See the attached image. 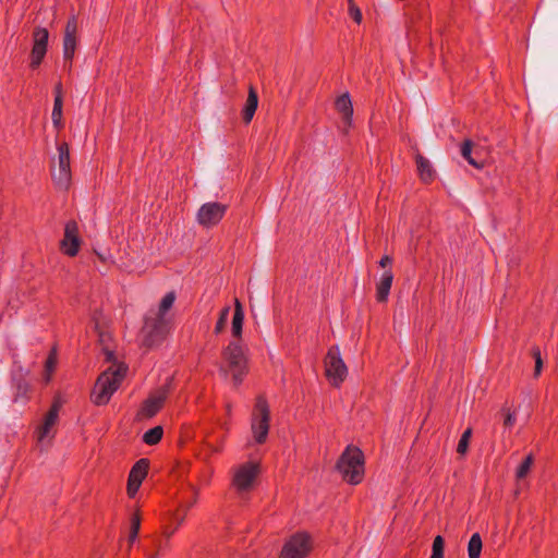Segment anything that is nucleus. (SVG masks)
Returning a JSON list of instances; mask_svg holds the SVG:
<instances>
[{
  "label": "nucleus",
  "mask_w": 558,
  "mask_h": 558,
  "mask_svg": "<svg viewBox=\"0 0 558 558\" xmlns=\"http://www.w3.org/2000/svg\"><path fill=\"white\" fill-rule=\"evenodd\" d=\"M56 95H61L62 96V92H61V84H58L56 86Z\"/></svg>",
  "instance_id": "obj_40"
},
{
  "label": "nucleus",
  "mask_w": 558,
  "mask_h": 558,
  "mask_svg": "<svg viewBox=\"0 0 558 558\" xmlns=\"http://www.w3.org/2000/svg\"><path fill=\"white\" fill-rule=\"evenodd\" d=\"M62 407L61 399L57 398L53 400L50 410L46 414L43 425L38 429V441L43 442L46 438H52V435L50 434L51 428L56 425L58 417H59V411Z\"/></svg>",
  "instance_id": "obj_16"
},
{
  "label": "nucleus",
  "mask_w": 558,
  "mask_h": 558,
  "mask_svg": "<svg viewBox=\"0 0 558 558\" xmlns=\"http://www.w3.org/2000/svg\"><path fill=\"white\" fill-rule=\"evenodd\" d=\"M81 240L78 236V226L75 221L66 222L64 227V236L61 241V250L64 254L73 257L78 253Z\"/></svg>",
  "instance_id": "obj_15"
},
{
  "label": "nucleus",
  "mask_w": 558,
  "mask_h": 558,
  "mask_svg": "<svg viewBox=\"0 0 558 558\" xmlns=\"http://www.w3.org/2000/svg\"><path fill=\"white\" fill-rule=\"evenodd\" d=\"M515 475L518 480L523 478V461L517 465Z\"/></svg>",
  "instance_id": "obj_37"
},
{
  "label": "nucleus",
  "mask_w": 558,
  "mask_h": 558,
  "mask_svg": "<svg viewBox=\"0 0 558 558\" xmlns=\"http://www.w3.org/2000/svg\"><path fill=\"white\" fill-rule=\"evenodd\" d=\"M175 301V293L170 291L165 294L161 299L159 306L157 310H150L148 313L161 317V318H171L168 312L171 310Z\"/></svg>",
  "instance_id": "obj_21"
},
{
  "label": "nucleus",
  "mask_w": 558,
  "mask_h": 558,
  "mask_svg": "<svg viewBox=\"0 0 558 558\" xmlns=\"http://www.w3.org/2000/svg\"><path fill=\"white\" fill-rule=\"evenodd\" d=\"M148 461L146 459L138 460L129 474L128 480V494L130 497H134L137 493L143 480L147 474Z\"/></svg>",
  "instance_id": "obj_17"
},
{
  "label": "nucleus",
  "mask_w": 558,
  "mask_h": 558,
  "mask_svg": "<svg viewBox=\"0 0 558 558\" xmlns=\"http://www.w3.org/2000/svg\"><path fill=\"white\" fill-rule=\"evenodd\" d=\"M76 34L77 19L73 15L66 22L63 36V58L65 61L72 62L74 58L77 45Z\"/></svg>",
  "instance_id": "obj_14"
},
{
  "label": "nucleus",
  "mask_w": 558,
  "mask_h": 558,
  "mask_svg": "<svg viewBox=\"0 0 558 558\" xmlns=\"http://www.w3.org/2000/svg\"><path fill=\"white\" fill-rule=\"evenodd\" d=\"M57 160L52 165V179L61 189H68L71 181L70 149L68 143H60L57 147Z\"/></svg>",
  "instance_id": "obj_7"
},
{
  "label": "nucleus",
  "mask_w": 558,
  "mask_h": 558,
  "mask_svg": "<svg viewBox=\"0 0 558 558\" xmlns=\"http://www.w3.org/2000/svg\"><path fill=\"white\" fill-rule=\"evenodd\" d=\"M226 367L222 371L232 376L233 384L239 386L248 372L246 349L236 341H231L222 352Z\"/></svg>",
  "instance_id": "obj_2"
},
{
  "label": "nucleus",
  "mask_w": 558,
  "mask_h": 558,
  "mask_svg": "<svg viewBox=\"0 0 558 558\" xmlns=\"http://www.w3.org/2000/svg\"><path fill=\"white\" fill-rule=\"evenodd\" d=\"M532 457L531 456H525V473L527 472L530 465L532 464Z\"/></svg>",
  "instance_id": "obj_39"
},
{
  "label": "nucleus",
  "mask_w": 558,
  "mask_h": 558,
  "mask_svg": "<svg viewBox=\"0 0 558 558\" xmlns=\"http://www.w3.org/2000/svg\"><path fill=\"white\" fill-rule=\"evenodd\" d=\"M197 499L198 490L195 486H191L180 501L179 509L174 514L175 526L170 532H167L168 537L171 536L179 529V526L183 524L187 511L196 505Z\"/></svg>",
  "instance_id": "obj_13"
},
{
  "label": "nucleus",
  "mask_w": 558,
  "mask_h": 558,
  "mask_svg": "<svg viewBox=\"0 0 558 558\" xmlns=\"http://www.w3.org/2000/svg\"><path fill=\"white\" fill-rule=\"evenodd\" d=\"M32 39L33 46L29 56V66L32 69H37L41 64L47 53L49 40L48 29L46 27L40 26L35 27L32 34Z\"/></svg>",
  "instance_id": "obj_9"
},
{
  "label": "nucleus",
  "mask_w": 558,
  "mask_h": 558,
  "mask_svg": "<svg viewBox=\"0 0 558 558\" xmlns=\"http://www.w3.org/2000/svg\"><path fill=\"white\" fill-rule=\"evenodd\" d=\"M393 281V274L390 269L385 270L378 282L376 283V300L377 302H386L388 300L390 289Z\"/></svg>",
  "instance_id": "obj_18"
},
{
  "label": "nucleus",
  "mask_w": 558,
  "mask_h": 558,
  "mask_svg": "<svg viewBox=\"0 0 558 558\" xmlns=\"http://www.w3.org/2000/svg\"><path fill=\"white\" fill-rule=\"evenodd\" d=\"M172 385V378L168 377L166 383L155 390L142 404L137 416L140 418H150L155 416L163 405Z\"/></svg>",
  "instance_id": "obj_8"
},
{
  "label": "nucleus",
  "mask_w": 558,
  "mask_h": 558,
  "mask_svg": "<svg viewBox=\"0 0 558 558\" xmlns=\"http://www.w3.org/2000/svg\"><path fill=\"white\" fill-rule=\"evenodd\" d=\"M472 148H473V142L471 140H465L462 144H461V148H460V153H461V156L473 167L475 168H482V163H480L478 161H476L473 157H472Z\"/></svg>",
  "instance_id": "obj_26"
},
{
  "label": "nucleus",
  "mask_w": 558,
  "mask_h": 558,
  "mask_svg": "<svg viewBox=\"0 0 558 558\" xmlns=\"http://www.w3.org/2000/svg\"><path fill=\"white\" fill-rule=\"evenodd\" d=\"M416 166L418 174L424 182H428L434 179L435 171L429 160L420 154L416 155Z\"/></svg>",
  "instance_id": "obj_23"
},
{
  "label": "nucleus",
  "mask_w": 558,
  "mask_h": 558,
  "mask_svg": "<svg viewBox=\"0 0 558 558\" xmlns=\"http://www.w3.org/2000/svg\"><path fill=\"white\" fill-rule=\"evenodd\" d=\"M337 470L349 484H359L364 475L363 452L357 447H347L337 462Z\"/></svg>",
  "instance_id": "obj_3"
},
{
  "label": "nucleus",
  "mask_w": 558,
  "mask_h": 558,
  "mask_svg": "<svg viewBox=\"0 0 558 558\" xmlns=\"http://www.w3.org/2000/svg\"><path fill=\"white\" fill-rule=\"evenodd\" d=\"M471 435H472V429L471 428H466L461 437H460V440L458 442V447H457V452L460 453V454H465L466 451H468V448H469V442H470V439H471Z\"/></svg>",
  "instance_id": "obj_30"
},
{
  "label": "nucleus",
  "mask_w": 558,
  "mask_h": 558,
  "mask_svg": "<svg viewBox=\"0 0 558 558\" xmlns=\"http://www.w3.org/2000/svg\"><path fill=\"white\" fill-rule=\"evenodd\" d=\"M243 322H244V312L241 303L239 300H235V306H234V313L232 317V325H231V331L233 337L239 338L242 335V328H243Z\"/></svg>",
  "instance_id": "obj_22"
},
{
  "label": "nucleus",
  "mask_w": 558,
  "mask_h": 558,
  "mask_svg": "<svg viewBox=\"0 0 558 558\" xmlns=\"http://www.w3.org/2000/svg\"><path fill=\"white\" fill-rule=\"evenodd\" d=\"M62 96L56 95L51 113L52 123L56 129H60L62 126Z\"/></svg>",
  "instance_id": "obj_24"
},
{
  "label": "nucleus",
  "mask_w": 558,
  "mask_h": 558,
  "mask_svg": "<svg viewBox=\"0 0 558 558\" xmlns=\"http://www.w3.org/2000/svg\"><path fill=\"white\" fill-rule=\"evenodd\" d=\"M172 318H161L147 313L141 330V343L151 348L160 344L171 329Z\"/></svg>",
  "instance_id": "obj_4"
},
{
  "label": "nucleus",
  "mask_w": 558,
  "mask_h": 558,
  "mask_svg": "<svg viewBox=\"0 0 558 558\" xmlns=\"http://www.w3.org/2000/svg\"><path fill=\"white\" fill-rule=\"evenodd\" d=\"M125 372L126 368L120 365L117 367H109L107 371L101 373L92 391L90 398L93 403L96 405L107 404L112 395L120 387L125 376Z\"/></svg>",
  "instance_id": "obj_1"
},
{
  "label": "nucleus",
  "mask_w": 558,
  "mask_h": 558,
  "mask_svg": "<svg viewBox=\"0 0 558 558\" xmlns=\"http://www.w3.org/2000/svg\"><path fill=\"white\" fill-rule=\"evenodd\" d=\"M336 109L342 114L344 124L351 126L353 117V106L349 93H344L336 100Z\"/></svg>",
  "instance_id": "obj_19"
},
{
  "label": "nucleus",
  "mask_w": 558,
  "mask_h": 558,
  "mask_svg": "<svg viewBox=\"0 0 558 558\" xmlns=\"http://www.w3.org/2000/svg\"><path fill=\"white\" fill-rule=\"evenodd\" d=\"M163 434V429L161 426H155L143 435V441L147 445H156L160 441Z\"/></svg>",
  "instance_id": "obj_27"
},
{
  "label": "nucleus",
  "mask_w": 558,
  "mask_h": 558,
  "mask_svg": "<svg viewBox=\"0 0 558 558\" xmlns=\"http://www.w3.org/2000/svg\"><path fill=\"white\" fill-rule=\"evenodd\" d=\"M349 14L357 24L362 22V12L355 3H351L349 7Z\"/></svg>",
  "instance_id": "obj_33"
},
{
  "label": "nucleus",
  "mask_w": 558,
  "mask_h": 558,
  "mask_svg": "<svg viewBox=\"0 0 558 558\" xmlns=\"http://www.w3.org/2000/svg\"><path fill=\"white\" fill-rule=\"evenodd\" d=\"M27 390H28V386L26 383H19L17 384V393H16L14 400L17 401L20 397L24 398L26 396Z\"/></svg>",
  "instance_id": "obj_34"
},
{
  "label": "nucleus",
  "mask_w": 558,
  "mask_h": 558,
  "mask_svg": "<svg viewBox=\"0 0 558 558\" xmlns=\"http://www.w3.org/2000/svg\"><path fill=\"white\" fill-rule=\"evenodd\" d=\"M270 427V409L265 397L259 396L251 416V432L254 441L262 445L266 441Z\"/></svg>",
  "instance_id": "obj_5"
},
{
  "label": "nucleus",
  "mask_w": 558,
  "mask_h": 558,
  "mask_svg": "<svg viewBox=\"0 0 558 558\" xmlns=\"http://www.w3.org/2000/svg\"><path fill=\"white\" fill-rule=\"evenodd\" d=\"M349 2V7L351 5V3H354L353 0H348Z\"/></svg>",
  "instance_id": "obj_41"
},
{
  "label": "nucleus",
  "mask_w": 558,
  "mask_h": 558,
  "mask_svg": "<svg viewBox=\"0 0 558 558\" xmlns=\"http://www.w3.org/2000/svg\"><path fill=\"white\" fill-rule=\"evenodd\" d=\"M230 311H231L230 306H225L220 311L219 318L215 326V333L218 335L225 329V327L228 323V319H229Z\"/></svg>",
  "instance_id": "obj_29"
},
{
  "label": "nucleus",
  "mask_w": 558,
  "mask_h": 558,
  "mask_svg": "<svg viewBox=\"0 0 558 558\" xmlns=\"http://www.w3.org/2000/svg\"><path fill=\"white\" fill-rule=\"evenodd\" d=\"M141 529V518L138 513H133L130 519V533H129V543L133 544L137 539L138 532Z\"/></svg>",
  "instance_id": "obj_28"
},
{
  "label": "nucleus",
  "mask_w": 558,
  "mask_h": 558,
  "mask_svg": "<svg viewBox=\"0 0 558 558\" xmlns=\"http://www.w3.org/2000/svg\"><path fill=\"white\" fill-rule=\"evenodd\" d=\"M258 465L255 462H246L240 465L233 475V485L239 492L248 490L257 474H258Z\"/></svg>",
  "instance_id": "obj_12"
},
{
  "label": "nucleus",
  "mask_w": 558,
  "mask_h": 558,
  "mask_svg": "<svg viewBox=\"0 0 558 558\" xmlns=\"http://www.w3.org/2000/svg\"><path fill=\"white\" fill-rule=\"evenodd\" d=\"M311 548L310 536L306 533H296L284 544L280 558H305Z\"/></svg>",
  "instance_id": "obj_10"
},
{
  "label": "nucleus",
  "mask_w": 558,
  "mask_h": 558,
  "mask_svg": "<svg viewBox=\"0 0 558 558\" xmlns=\"http://www.w3.org/2000/svg\"><path fill=\"white\" fill-rule=\"evenodd\" d=\"M227 209V205L218 202L205 203L198 209L196 220L201 226L211 228L221 221Z\"/></svg>",
  "instance_id": "obj_11"
},
{
  "label": "nucleus",
  "mask_w": 558,
  "mask_h": 558,
  "mask_svg": "<svg viewBox=\"0 0 558 558\" xmlns=\"http://www.w3.org/2000/svg\"><path fill=\"white\" fill-rule=\"evenodd\" d=\"M325 374L329 383L340 387L348 376V367L343 362L338 345L329 348L325 357Z\"/></svg>",
  "instance_id": "obj_6"
},
{
  "label": "nucleus",
  "mask_w": 558,
  "mask_h": 558,
  "mask_svg": "<svg viewBox=\"0 0 558 558\" xmlns=\"http://www.w3.org/2000/svg\"><path fill=\"white\" fill-rule=\"evenodd\" d=\"M515 422V417L513 414L509 413L506 418H505V425L507 426H512L513 423Z\"/></svg>",
  "instance_id": "obj_38"
},
{
  "label": "nucleus",
  "mask_w": 558,
  "mask_h": 558,
  "mask_svg": "<svg viewBox=\"0 0 558 558\" xmlns=\"http://www.w3.org/2000/svg\"><path fill=\"white\" fill-rule=\"evenodd\" d=\"M56 363H57V357H56V354L54 353H51L47 361H46V368L48 372H51L53 371L54 366H56Z\"/></svg>",
  "instance_id": "obj_35"
},
{
  "label": "nucleus",
  "mask_w": 558,
  "mask_h": 558,
  "mask_svg": "<svg viewBox=\"0 0 558 558\" xmlns=\"http://www.w3.org/2000/svg\"><path fill=\"white\" fill-rule=\"evenodd\" d=\"M392 264V258L388 255H385L379 260V266L385 268L387 266H390Z\"/></svg>",
  "instance_id": "obj_36"
},
{
  "label": "nucleus",
  "mask_w": 558,
  "mask_h": 558,
  "mask_svg": "<svg viewBox=\"0 0 558 558\" xmlns=\"http://www.w3.org/2000/svg\"><path fill=\"white\" fill-rule=\"evenodd\" d=\"M258 106V96L253 86L248 88V95L242 110V118L244 123H250L255 114Z\"/></svg>",
  "instance_id": "obj_20"
},
{
  "label": "nucleus",
  "mask_w": 558,
  "mask_h": 558,
  "mask_svg": "<svg viewBox=\"0 0 558 558\" xmlns=\"http://www.w3.org/2000/svg\"><path fill=\"white\" fill-rule=\"evenodd\" d=\"M482 538L478 533H474L468 544L469 558H480L482 551Z\"/></svg>",
  "instance_id": "obj_25"
},
{
  "label": "nucleus",
  "mask_w": 558,
  "mask_h": 558,
  "mask_svg": "<svg viewBox=\"0 0 558 558\" xmlns=\"http://www.w3.org/2000/svg\"><path fill=\"white\" fill-rule=\"evenodd\" d=\"M429 558H444V538L440 535L434 538Z\"/></svg>",
  "instance_id": "obj_31"
},
{
  "label": "nucleus",
  "mask_w": 558,
  "mask_h": 558,
  "mask_svg": "<svg viewBox=\"0 0 558 558\" xmlns=\"http://www.w3.org/2000/svg\"><path fill=\"white\" fill-rule=\"evenodd\" d=\"M532 354L535 360L534 376L537 377L543 368V359L541 356V351L538 349L533 350Z\"/></svg>",
  "instance_id": "obj_32"
}]
</instances>
